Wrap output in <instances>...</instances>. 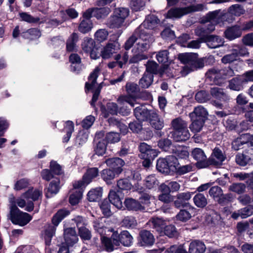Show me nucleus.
<instances>
[{
  "mask_svg": "<svg viewBox=\"0 0 253 253\" xmlns=\"http://www.w3.org/2000/svg\"><path fill=\"white\" fill-rule=\"evenodd\" d=\"M153 42V38L149 34L145 32H140L139 30H136L134 34L126 41L125 44V49L128 50L136 42L132 49V52L134 55L130 59L129 62L135 63L147 59L148 56L146 52Z\"/></svg>",
  "mask_w": 253,
  "mask_h": 253,
  "instance_id": "f257e3e1",
  "label": "nucleus"
},
{
  "mask_svg": "<svg viewBox=\"0 0 253 253\" xmlns=\"http://www.w3.org/2000/svg\"><path fill=\"white\" fill-rule=\"evenodd\" d=\"M42 197V187H31L22 193L20 197L15 198V201L18 207L24 209L27 211L30 212L34 209V202L41 199Z\"/></svg>",
  "mask_w": 253,
  "mask_h": 253,
  "instance_id": "f03ea898",
  "label": "nucleus"
},
{
  "mask_svg": "<svg viewBox=\"0 0 253 253\" xmlns=\"http://www.w3.org/2000/svg\"><path fill=\"white\" fill-rule=\"evenodd\" d=\"M101 240L106 251L112 252L120 245V243L125 246H131L133 238L128 231H123L120 234L117 232H113L110 238L102 236Z\"/></svg>",
  "mask_w": 253,
  "mask_h": 253,
  "instance_id": "7ed1b4c3",
  "label": "nucleus"
},
{
  "mask_svg": "<svg viewBox=\"0 0 253 253\" xmlns=\"http://www.w3.org/2000/svg\"><path fill=\"white\" fill-rule=\"evenodd\" d=\"M9 201L10 204V219L13 223L23 226L32 220V217L30 214L21 211L18 208L13 196L9 198Z\"/></svg>",
  "mask_w": 253,
  "mask_h": 253,
  "instance_id": "20e7f679",
  "label": "nucleus"
},
{
  "mask_svg": "<svg viewBox=\"0 0 253 253\" xmlns=\"http://www.w3.org/2000/svg\"><path fill=\"white\" fill-rule=\"evenodd\" d=\"M178 59L185 64L183 71L185 74L198 68H202L204 65L203 60L202 59H199L197 54L182 53L179 55Z\"/></svg>",
  "mask_w": 253,
  "mask_h": 253,
  "instance_id": "39448f33",
  "label": "nucleus"
},
{
  "mask_svg": "<svg viewBox=\"0 0 253 253\" xmlns=\"http://www.w3.org/2000/svg\"><path fill=\"white\" fill-rule=\"evenodd\" d=\"M126 89L127 95L120 96L117 101L120 105H124L125 102L133 107L136 104V93L139 91L138 85L134 83L129 82L126 85Z\"/></svg>",
  "mask_w": 253,
  "mask_h": 253,
  "instance_id": "423d86ee",
  "label": "nucleus"
},
{
  "mask_svg": "<svg viewBox=\"0 0 253 253\" xmlns=\"http://www.w3.org/2000/svg\"><path fill=\"white\" fill-rule=\"evenodd\" d=\"M234 71L229 67L225 68L221 70L211 69L209 70L206 74L207 79L212 81L213 83L217 84H222V80L232 76Z\"/></svg>",
  "mask_w": 253,
  "mask_h": 253,
  "instance_id": "0eeeda50",
  "label": "nucleus"
},
{
  "mask_svg": "<svg viewBox=\"0 0 253 253\" xmlns=\"http://www.w3.org/2000/svg\"><path fill=\"white\" fill-rule=\"evenodd\" d=\"M207 19V24H206L207 28L199 27L196 29V34L199 36L204 35V34L211 32L214 29V24L219 23L221 20V17L219 15V12L217 11H214L209 13L206 17Z\"/></svg>",
  "mask_w": 253,
  "mask_h": 253,
  "instance_id": "6e6552de",
  "label": "nucleus"
},
{
  "mask_svg": "<svg viewBox=\"0 0 253 253\" xmlns=\"http://www.w3.org/2000/svg\"><path fill=\"white\" fill-rule=\"evenodd\" d=\"M204 5L202 4L190 5L183 8H171L168 12L167 17L169 18H180L191 12L203 10Z\"/></svg>",
  "mask_w": 253,
  "mask_h": 253,
  "instance_id": "1a4fd4ad",
  "label": "nucleus"
},
{
  "mask_svg": "<svg viewBox=\"0 0 253 253\" xmlns=\"http://www.w3.org/2000/svg\"><path fill=\"white\" fill-rule=\"evenodd\" d=\"M120 48L121 45L118 42L109 43L102 49L101 56L103 59H109L112 56L113 54L117 52Z\"/></svg>",
  "mask_w": 253,
  "mask_h": 253,
  "instance_id": "9d476101",
  "label": "nucleus"
},
{
  "mask_svg": "<svg viewBox=\"0 0 253 253\" xmlns=\"http://www.w3.org/2000/svg\"><path fill=\"white\" fill-rule=\"evenodd\" d=\"M192 156L197 161V167L204 168L208 166L207 157L202 149L199 148L194 149L192 151Z\"/></svg>",
  "mask_w": 253,
  "mask_h": 253,
  "instance_id": "9b49d317",
  "label": "nucleus"
},
{
  "mask_svg": "<svg viewBox=\"0 0 253 253\" xmlns=\"http://www.w3.org/2000/svg\"><path fill=\"white\" fill-rule=\"evenodd\" d=\"M105 162L108 167L113 169L117 175L122 172V167L125 165V162L122 159L113 158L106 160Z\"/></svg>",
  "mask_w": 253,
  "mask_h": 253,
  "instance_id": "f8f14e48",
  "label": "nucleus"
},
{
  "mask_svg": "<svg viewBox=\"0 0 253 253\" xmlns=\"http://www.w3.org/2000/svg\"><path fill=\"white\" fill-rule=\"evenodd\" d=\"M192 194V192H183L178 194L176 196V199L173 202L175 207L180 208L187 207L189 205L187 202L191 198Z\"/></svg>",
  "mask_w": 253,
  "mask_h": 253,
  "instance_id": "ddd939ff",
  "label": "nucleus"
},
{
  "mask_svg": "<svg viewBox=\"0 0 253 253\" xmlns=\"http://www.w3.org/2000/svg\"><path fill=\"white\" fill-rule=\"evenodd\" d=\"M153 110H148L145 106H140L136 107L134 110V114L136 118L140 121L149 120Z\"/></svg>",
  "mask_w": 253,
  "mask_h": 253,
  "instance_id": "4468645a",
  "label": "nucleus"
},
{
  "mask_svg": "<svg viewBox=\"0 0 253 253\" xmlns=\"http://www.w3.org/2000/svg\"><path fill=\"white\" fill-rule=\"evenodd\" d=\"M139 244L141 246H151L154 242L155 239L153 234L149 231L143 230L139 233Z\"/></svg>",
  "mask_w": 253,
  "mask_h": 253,
  "instance_id": "2eb2a0df",
  "label": "nucleus"
},
{
  "mask_svg": "<svg viewBox=\"0 0 253 253\" xmlns=\"http://www.w3.org/2000/svg\"><path fill=\"white\" fill-rule=\"evenodd\" d=\"M226 157L221 150L214 148L210 158V162L212 165L216 166H221Z\"/></svg>",
  "mask_w": 253,
  "mask_h": 253,
  "instance_id": "dca6fc26",
  "label": "nucleus"
},
{
  "mask_svg": "<svg viewBox=\"0 0 253 253\" xmlns=\"http://www.w3.org/2000/svg\"><path fill=\"white\" fill-rule=\"evenodd\" d=\"M159 22V20L155 15H149L136 30H139L140 32H143V28L147 29H154L158 25Z\"/></svg>",
  "mask_w": 253,
  "mask_h": 253,
  "instance_id": "f3484780",
  "label": "nucleus"
},
{
  "mask_svg": "<svg viewBox=\"0 0 253 253\" xmlns=\"http://www.w3.org/2000/svg\"><path fill=\"white\" fill-rule=\"evenodd\" d=\"M64 240L68 247L72 246L77 242L78 238L74 228H70L64 230Z\"/></svg>",
  "mask_w": 253,
  "mask_h": 253,
  "instance_id": "a211bd4d",
  "label": "nucleus"
},
{
  "mask_svg": "<svg viewBox=\"0 0 253 253\" xmlns=\"http://www.w3.org/2000/svg\"><path fill=\"white\" fill-rule=\"evenodd\" d=\"M242 31L238 26H234L227 28L224 32L226 39L231 41L241 36Z\"/></svg>",
  "mask_w": 253,
  "mask_h": 253,
  "instance_id": "6ab92c4d",
  "label": "nucleus"
},
{
  "mask_svg": "<svg viewBox=\"0 0 253 253\" xmlns=\"http://www.w3.org/2000/svg\"><path fill=\"white\" fill-rule=\"evenodd\" d=\"M101 71V68L99 66L96 67L93 72L90 74L88 77V81L85 84L86 90L93 89L95 87L96 81Z\"/></svg>",
  "mask_w": 253,
  "mask_h": 253,
  "instance_id": "aec40b11",
  "label": "nucleus"
},
{
  "mask_svg": "<svg viewBox=\"0 0 253 253\" xmlns=\"http://www.w3.org/2000/svg\"><path fill=\"white\" fill-rule=\"evenodd\" d=\"M207 42V45L211 48H215L223 45V40L217 36H208L203 41Z\"/></svg>",
  "mask_w": 253,
  "mask_h": 253,
  "instance_id": "412c9836",
  "label": "nucleus"
},
{
  "mask_svg": "<svg viewBox=\"0 0 253 253\" xmlns=\"http://www.w3.org/2000/svg\"><path fill=\"white\" fill-rule=\"evenodd\" d=\"M253 202V199L252 200ZM253 213V204L252 206L245 207L237 211L233 212L231 215L232 217L237 219L239 216L242 218H247L251 216Z\"/></svg>",
  "mask_w": 253,
  "mask_h": 253,
  "instance_id": "4be33fe9",
  "label": "nucleus"
},
{
  "mask_svg": "<svg viewBox=\"0 0 253 253\" xmlns=\"http://www.w3.org/2000/svg\"><path fill=\"white\" fill-rule=\"evenodd\" d=\"M246 84L242 76L233 78L229 81L228 86L230 89L240 91L243 89Z\"/></svg>",
  "mask_w": 253,
  "mask_h": 253,
  "instance_id": "5701e85b",
  "label": "nucleus"
},
{
  "mask_svg": "<svg viewBox=\"0 0 253 253\" xmlns=\"http://www.w3.org/2000/svg\"><path fill=\"white\" fill-rule=\"evenodd\" d=\"M208 115V112L202 106H199L196 107L194 110L189 114L191 119H199L203 120L205 122V119Z\"/></svg>",
  "mask_w": 253,
  "mask_h": 253,
  "instance_id": "b1692460",
  "label": "nucleus"
},
{
  "mask_svg": "<svg viewBox=\"0 0 253 253\" xmlns=\"http://www.w3.org/2000/svg\"><path fill=\"white\" fill-rule=\"evenodd\" d=\"M253 158V154L251 152L245 151L243 153H239L236 156V162L241 166H245Z\"/></svg>",
  "mask_w": 253,
  "mask_h": 253,
  "instance_id": "393cba45",
  "label": "nucleus"
},
{
  "mask_svg": "<svg viewBox=\"0 0 253 253\" xmlns=\"http://www.w3.org/2000/svg\"><path fill=\"white\" fill-rule=\"evenodd\" d=\"M206 246L202 242L199 240L192 241L189 245V253H204L206 250Z\"/></svg>",
  "mask_w": 253,
  "mask_h": 253,
  "instance_id": "a878e982",
  "label": "nucleus"
},
{
  "mask_svg": "<svg viewBox=\"0 0 253 253\" xmlns=\"http://www.w3.org/2000/svg\"><path fill=\"white\" fill-rule=\"evenodd\" d=\"M190 134L187 128L173 131L172 133V136L176 141H185L190 137Z\"/></svg>",
  "mask_w": 253,
  "mask_h": 253,
  "instance_id": "bb28decb",
  "label": "nucleus"
},
{
  "mask_svg": "<svg viewBox=\"0 0 253 253\" xmlns=\"http://www.w3.org/2000/svg\"><path fill=\"white\" fill-rule=\"evenodd\" d=\"M156 58L159 62L164 64L163 69L160 73L162 75L165 72L169 63L168 58V51L164 50L159 52L156 55Z\"/></svg>",
  "mask_w": 253,
  "mask_h": 253,
  "instance_id": "cd10ccee",
  "label": "nucleus"
},
{
  "mask_svg": "<svg viewBox=\"0 0 253 253\" xmlns=\"http://www.w3.org/2000/svg\"><path fill=\"white\" fill-rule=\"evenodd\" d=\"M155 252V253H187L182 245H173L167 249L161 248Z\"/></svg>",
  "mask_w": 253,
  "mask_h": 253,
  "instance_id": "c85d7f7f",
  "label": "nucleus"
},
{
  "mask_svg": "<svg viewBox=\"0 0 253 253\" xmlns=\"http://www.w3.org/2000/svg\"><path fill=\"white\" fill-rule=\"evenodd\" d=\"M59 183L60 181L57 179L50 183L45 193V196L47 198H50L58 192L60 189Z\"/></svg>",
  "mask_w": 253,
  "mask_h": 253,
  "instance_id": "c756f323",
  "label": "nucleus"
},
{
  "mask_svg": "<svg viewBox=\"0 0 253 253\" xmlns=\"http://www.w3.org/2000/svg\"><path fill=\"white\" fill-rule=\"evenodd\" d=\"M149 119L152 126L156 129H161L164 127V122L158 116L156 111H152Z\"/></svg>",
  "mask_w": 253,
  "mask_h": 253,
  "instance_id": "7c9ffc66",
  "label": "nucleus"
},
{
  "mask_svg": "<svg viewBox=\"0 0 253 253\" xmlns=\"http://www.w3.org/2000/svg\"><path fill=\"white\" fill-rule=\"evenodd\" d=\"M211 94L212 96L220 100V101H226L228 99V97L223 89L218 87H213L211 89Z\"/></svg>",
  "mask_w": 253,
  "mask_h": 253,
  "instance_id": "2f4dec72",
  "label": "nucleus"
},
{
  "mask_svg": "<svg viewBox=\"0 0 253 253\" xmlns=\"http://www.w3.org/2000/svg\"><path fill=\"white\" fill-rule=\"evenodd\" d=\"M101 109L102 115L105 118H107L109 117V114L115 115L117 113L118 106L116 103L110 102L107 104L106 108L101 107Z\"/></svg>",
  "mask_w": 253,
  "mask_h": 253,
  "instance_id": "473e14b6",
  "label": "nucleus"
},
{
  "mask_svg": "<svg viewBox=\"0 0 253 253\" xmlns=\"http://www.w3.org/2000/svg\"><path fill=\"white\" fill-rule=\"evenodd\" d=\"M69 61L71 63V70L73 72H78L80 71L81 59L80 56L75 53L71 54L69 57Z\"/></svg>",
  "mask_w": 253,
  "mask_h": 253,
  "instance_id": "72a5a7b5",
  "label": "nucleus"
},
{
  "mask_svg": "<svg viewBox=\"0 0 253 253\" xmlns=\"http://www.w3.org/2000/svg\"><path fill=\"white\" fill-rule=\"evenodd\" d=\"M75 130L74 123L71 121L64 122V141L68 142Z\"/></svg>",
  "mask_w": 253,
  "mask_h": 253,
  "instance_id": "f704fd0d",
  "label": "nucleus"
},
{
  "mask_svg": "<svg viewBox=\"0 0 253 253\" xmlns=\"http://www.w3.org/2000/svg\"><path fill=\"white\" fill-rule=\"evenodd\" d=\"M150 222L151 223L153 228L161 234L163 232L165 226H166V221L158 217L152 218L150 220Z\"/></svg>",
  "mask_w": 253,
  "mask_h": 253,
  "instance_id": "c9c22d12",
  "label": "nucleus"
},
{
  "mask_svg": "<svg viewBox=\"0 0 253 253\" xmlns=\"http://www.w3.org/2000/svg\"><path fill=\"white\" fill-rule=\"evenodd\" d=\"M108 197L110 202L117 209H121L123 208L122 202L115 190L110 191Z\"/></svg>",
  "mask_w": 253,
  "mask_h": 253,
  "instance_id": "e433bc0d",
  "label": "nucleus"
},
{
  "mask_svg": "<svg viewBox=\"0 0 253 253\" xmlns=\"http://www.w3.org/2000/svg\"><path fill=\"white\" fill-rule=\"evenodd\" d=\"M124 203L126 208L128 210L136 211L143 209L140 203L132 198L126 199Z\"/></svg>",
  "mask_w": 253,
  "mask_h": 253,
  "instance_id": "4c0bfd02",
  "label": "nucleus"
},
{
  "mask_svg": "<svg viewBox=\"0 0 253 253\" xmlns=\"http://www.w3.org/2000/svg\"><path fill=\"white\" fill-rule=\"evenodd\" d=\"M248 137V133L243 134L235 139L232 143V148L235 150H239L243 144L247 143Z\"/></svg>",
  "mask_w": 253,
  "mask_h": 253,
  "instance_id": "58836bf2",
  "label": "nucleus"
},
{
  "mask_svg": "<svg viewBox=\"0 0 253 253\" xmlns=\"http://www.w3.org/2000/svg\"><path fill=\"white\" fill-rule=\"evenodd\" d=\"M166 160L168 162L169 173L176 171L179 165L177 159L173 156H169L166 157Z\"/></svg>",
  "mask_w": 253,
  "mask_h": 253,
  "instance_id": "ea45409f",
  "label": "nucleus"
},
{
  "mask_svg": "<svg viewBox=\"0 0 253 253\" xmlns=\"http://www.w3.org/2000/svg\"><path fill=\"white\" fill-rule=\"evenodd\" d=\"M102 194L101 187H97L90 190L87 194V198L90 202H95L99 200Z\"/></svg>",
  "mask_w": 253,
  "mask_h": 253,
  "instance_id": "a19ab883",
  "label": "nucleus"
},
{
  "mask_svg": "<svg viewBox=\"0 0 253 253\" xmlns=\"http://www.w3.org/2000/svg\"><path fill=\"white\" fill-rule=\"evenodd\" d=\"M153 82V75L149 73H144L139 81V85L143 88H148Z\"/></svg>",
  "mask_w": 253,
  "mask_h": 253,
  "instance_id": "79ce46f5",
  "label": "nucleus"
},
{
  "mask_svg": "<svg viewBox=\"0 0 253 253\" xmlns=\"http://www.w3.org/2000/svg\"><path fill=\"white\" fill-rule=\"evenodd\" d=\"M193 202L196 206L201 208L205 207L208 204L207 198L201 193L197 194L194 197Z\"/></svg>",
  "mask_w": 253,
  "mask_h": 253,
  "instance_id": "37998d69",
  "label": "nucleus"
},
{
  "mask_svg": "<svg viewBox=\"0 0 253 253\" xmlns=\"http://www.w3.org/2000/svg\"><path fill=\"white\" fill-rule=\"evenodd\" d=\"M117 175L115 171L110 169H104L101 172V176L102 179L107 184H110L111 181L115 178Z\"/></svg>",
  "mask_w": 253,
  "mask_h": 253,
  "instance_id": "c03bdc74",
  "label": "nucleus"
},
{
  "mask_svg": "<svg viewBox=\"0 0 253 253\" xmlns=\"http://www.w3.org/2000/svg\"><path fill=\"white\" fill-rule=\"evenodd\" d=\"M41 36L40 31L35 28L30 29L25 32L22 33V37L24 38L30 40H33L39 38Z\"/></svg>",
  "mask_w": 253,
  "mask_h": 253,
  "instance_id": "a18cd8bd",
  "label": "nucleus"
},
{
  "mask_svg": "<svg viewBox=\"0 0 253 253\" xmlns=\"http://www.w3.org/2000/svg\"><path fill=\"white\" fill-rule=\"evenodd\" d=\"M98 169L96 168L88 169L86 173L84 174V179L86 180L87 183H90L92 180L97 177L98 175Z\"/></svg>",
  "mask_w": 253,
  "mask_h": 253,
  "instance_id": "49530a36",
  "label": "nucleus"
},
{
  "mask_svg": "<svg viewBox=\"0 0 253 253\" xmlns=\"http://www.w3.org/2000/svg\"><path fill=\"white\" fill-rule=\"evenodd\" d=\"M83 50L86 53L91 51L95 47V42L91 38H85L82 44Z\"/></svg>",
  "mask_w": 253,
  "mask_h": 253,
  "instance_id": "de8ad7c7",
  "label": "nucleus"
},
{
  "mask_svg": "<svg viewBox=\"0 0 253 253\" xmlns=\"http://www.w3.org/2000/svg\"><path fill=\"white\" fill-rule=\"evenodd\" d=\"M157 169L162 173L169 174V170L168 168V162L165 158H160L157 160Z\"/></svg>",
  "mask_w": 253,
  "mask_h": 253,
  "instance_id": "09e8293b",
  "label": "nucleus"
},
{
  "mask_svg": "<svg viewBox=\"0 0 253 253\" xmlns=\"http://www.w3.org/2000/svg\"><path fill=\"white\" fill-rule=\"evenodd\" d=\"M191 120L192 124L189 127L191 130L194 133L199 132L202 129L205 122L203 120H199L195 118V119Z\"/></svg>",
  "mask_w": 253,
  "mask_h": 253,
  "instance_id": "8fccbe9b",
  "label": "nucleus"
},
{
  "mask_svg": "<svg viewBox=\"0 0 253 253\" xmlns=\"http://www.w3.org/2000/svg\"><path fill=\"white\" fill-rule=\"evenodd\" d=\"M83 191L81 190L74 191L70 196L69 202L72 205L78 204L82 198Z\"/></svg>",
  "mask_w": 253,
  "mask_h": 253,
  "instance_id": "3c124183",
  "label": "nucleus"
},
{
  "mask_svg": "<svg viewBox=\"0 0 253 253\" xmlns=\"http://www.w3.org/2000/svg\"><path fill=\"white\" fill-rule=\"evenodd\" d=\"M92 28V23L89 19L83 20L79 26V30L83 33L90 31Z\"/></svg>",
  "mask_w": 253,
  "mask_h": 253,
  "instance_id": "603ef678",
  "label": "nucleus"
},
{
  "mask_svg": "<svg viewBox=\"0 0 253 253\" xmlns=\"http://www.w3.org/2000/svg\"><path fill=\"white\" fill-rule=\"evenodd\" d=\"M88 132L85 130H80L76 137V142L79 145L84 144L87 140Z\"/></svg>",
  "mask_w": 253,
  "mask_h": 253,
  "instance_id": "864d4df0",
  "label": "nucleus"
},
{
  "mask_svg": "<svg viewBox=\"0 0 253 253\" xmlns=\"http://www.w3.org/2000/svg\"><path fill=\"white\" fill-rule=\"evenodd\" d=\"M163 233L169 238L175 237L178 234L175 227L172 224L166 225L162 234Z\"/></svg>",
  "mask_w": 253,
  "mask_h": 253,
  "instance_id": "5fc2aeb1",
  "label": "nucleus"
},
{
  "mask_svg": "<svg viewBox=\"0 0 253 253\" xmlns=\"http://www.w3.org/2000/svg\"><path fill=\"white\" fill-rule=\"evenodd\" d=\"M171 125L174 131L187 128V123L180 118H176L173 120L172 121Z\"/></svg>",
  "mask_w": 253,
  "mask_h": 253,
  "instance_id": "6e6d98bb",
  "label": "nucleus"
},
{
  "mask_svg": "<svg viewBox=\"0 0 253 253\" xmlns=\"http://www.w3.org/2000/svg\"><path fill=\"white\" fill-rule=\"evenodd\" d=\"M110 12L108 7L94 8L93 11V16L97 19L102 18L107 16Z\"/></svg>",
  "mask_w": 253,
  "mask_h": 253,
  "instance_id": "4d7b16f0",
  "label": "nucleus"
},
{
  "mask_svg": "<svg viewBox=\"0 0 253 253\" xmlns=\"http://www.w3.org/2000/svg\"><path fill=\"white\" fill-rule=\"evenodd\" d=\"M78 41V36L74 33L67 42L66 48L68 51H72L76 49V43Z\"/></svg>",
  "mask_w": 253,
  "mask_h": 253,
  "instance_id": "13d9d810",
  "label": "nucleus"
},
{
  "mask_svg": "<svg viewBox=\"0 0 253 253\" xmlns=\"http://www.w3.org/2000/svg\"><path fill=\"white\" fill-rule=\"evenodd\" d=\"M124 22L118 17L114 14L111 16L108 21V24L111 28H119L121 27Z\"/></svg>",
  "mask_w": 253,
  "mask_h": 253,
  "instance_id": "bf43d9fd",
  "label": "nucleus"
},
{
  "mask_svg": "<svg viewBox=\"0 0 253 253\" xmlns=\"http://www.w3.org/2000/svg\"><path fill=\"white\" fill-rule=\"evenodd\" d=\"M30 185L29 180L26 178H22L17 180L14 186V189L16 191H20L27 188Z\"/></svg>",
  "mask_w": 253,
  "mask_h": 253,
  "instance_id": "052dcab7",
  "label": "nucleus"
},
{
  "mask_svg": "<svg viewBox=\"0 0 253 253\" xmlns=\"http://www.w3.org/2000/svg\"><path fill=\"white\" fill-rule=\"evenodd\" d=\"M115 59L119 67L122 68L123 65L127 63L128 59V55L126 52L122 54H118L115 56Z\"/></svg>",
  "mask_w": 253,
  "mask_h": 253,
  "instance_id": "680f3d73",
  "label": "nucleus"
},
{
  "mask_svg": "<svg viewBox=\"0 0 253 253\" xmlns=\"http://www.w3.org/2000/svg\"><path fill=\"white\" fill-rule=\"evenodd\" d=\"M129 13V11L128 8H118L115 9L114 14L124 22L125 19L128 16Z\"/></svg>",
  "mask_w": 253,
  "mask_h": 253,
  "instance_id": "e2e57ef3",
  "label": "nucleus"
},
{
  "mask_svg": "<svg viewBox=\"0 0 253 253\" xmlns=\"http://www.w3.org/2000/svg\"><path fill=\"white\" fill-rule=\"evenodd\" d=\"M95 121V117L92 115L87 116L81 122L82 126L85 129L89 128Z\"/></svg>",
  "mask_w": 253,
  "mask_h": 253,
  "instance_id": "0e129e2a",
  "label": "nucleus"
},
{
  "mask_svg": "<svg viewBox=\"0 0 253 253\" xmlns=\"http://www.w3.org/2000/svg\"><path fill=\"white\" fill-rule=\"evenodd\" d=\"M122 226L126 228L134 227L137 224V222L135 218L133 216L125 217L122 222Z\"/></svg>",
  "mask_w": 253,
  "mask_h": 253,
  "instance_id": "69168bd1",
  "label": "nucleus"
},
{
  "mask_svg": "<svg viewBox=\"0 0 253 253\" xmlns=\"http://www.w3.org/2000/svg\"><path fill=\"white\" fill-rule=\"evenodd\" d=\"M117 186L120 189L126 191L129 190L133 187L132 184L126 179H120L118 181Z\"/></svg>",
  "mask_w": 253,
  "mask_h": 253,
  "instance_id": "338daca9",
  "label": "nucleus"
},
{
  "mask_svg": "<svg viewBox=\"0 0 253 253\" xmlns=\"http://www.w3.org/2000/svg\"><path fill=\"white\" fill-rule=\"evenodd\" d=\"M106 144L103 140L99 141L94 149L95 154L98 156H102L106 151Z\"/></svg>",
  "mask_w": 253,
  "mask_h": 253,
  "instance_id": "774afa93",
  "label": "nucleus"
}]
</instances>
